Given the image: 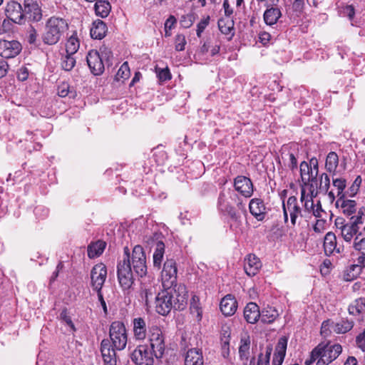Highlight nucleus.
Segmentation results:
<instances>
[{
  "instance_id": "1",
  "label": "nucleus",
  "mask_w": 365,
  "mask_h": 365,
  "mask_svg": "<svg viewBox=\"0 0 365 365\" xmlns=\"http://www.w3.org/2000/svg\"><path fill=\"white\" fill-rule=\"evenodd\" d=\"M162 284L164 290L155 297V309L163 316L168 314L172 309L182 310L187 302V292L184 285H178L173 290L169 289L176 284L177 267L173 259H167L161 272Z\"/></svg>"
},
{
  "instance_id": "2",
  "label": "nucleus",
  "mask_w": 365,
  "mask_h": 365,
  "mask_svg": "<svg viewBox=\"0 0 365 365\" xmlns=\"http://www.w3.org/2000/svg\"><path fill=\"white\" fill-rule=\"evenodd\" d=\"M124 257L118 264L117 275L119 284L128 294L134 283V273L143 277L147 273L146 257L141 246H135L131 257L128 247L124 248Z\"/></svg>"
},
{
  "instance_id": "3",
  "label": "nucleus",
  "mask_w": 365,
  "mask_h": 365,
  "mask_svg": "<svg viewBox=\"0 0 365 365\" xmlns=\"http://www.w3.org/2000/svg\"><path fill=\"white\" fill-rule=\"evenodd\" d=\"M218 209L226 213L232 220L237 221L241 217L240 212L246 213L245 203L234 190H223L217 200Z\"/></svg>"
},
{
  "instance_id": "4",
  "label": "nucleus",
  "mask_w": 365,
  "mask_h": 365,
  "mask_svg": "<svg viewBox=\"0 0 365 365\" xmlns=\"http://www.w3.org/2000/svg\"><path fill=\"white\" fill-rule=\"evenodd\" d=\"M68 29V24L66 19L56 16H51L46 21L42 41L45 44L55 45Z\"/></svg>"
},
{
  "instance_id": "5",
  "label": "nucleus",
  "mask_w": 365,
  "mask_h": 365,
  "mask_svg": "<svg viewBox=\"0 0 365 365\" xmlns=\"http://www.w3.org/2000/svg\"><path fill=\"white\" fill-rule=\"evenodd\" d=\"M112 53L106 46L100 48L99 51L91 50L88 53L86 59L88 66L93 75L101 74L104 71V61H109Z\"/></svg>"
},
{
  "instance_id": "6",
  "label": "nucleus",
  "mask_w": 365,
  "mask_h": 365,
  "mask_svg": "<svg viewBox=\"0 0 365 365\" xmlns=\"http://www.w3.org/2000/svg\"><path fill=\"white\" fill-rule=\"evenodd\" d=\"M340 344H319L312 350V357L319 358L317 365H327L335 360L341 353Z\"/></svg>"
},
{
  "instance_id": "7",
  "label": "nucleus",
  "mask_w": 365,
  "mask_h": 365,
  "mask_svg": "<svg viewBox=\"0 0 365 365\" xmlns=\"http://www.w3.org/2000/svg\"><path fill=\"white\" fill-rule=\"evenodd\" d=\"M148 339L150 348L156 359L163 358L165 351V336L158 326H152L149 329Z\"/></svg>"
},
{
  "instance_id": "8",
  "label": "nucleus",
  "mask_w": 365,
  "mask_h": 365,
  "mask_svg": "<svg viewBox=\"0 0 365 365\" xmlns=\"http://www.w3.org/2000/svg\"><path fill=\"white\" fill-rule=\"evenodd\" d=\"M110 338L115 349L123 350L127 344V333L124 324L120 322H114L110 327Z\"/></svg>"
},
{
  "instance_id": "9",
  "label": "nucleus",
  "mask_w": 365,
  "mask_h": 365,
  "mask_svg": "<svg viewBox=\"0 0 365 365\" xmlns=\"http://www.w3.org/2000/svg\"><path fill=\"white\" fill-rule=\"evenodd\" d=\"M282 208L285 223L288 222V215L290 217L292 225H296L297 219L299 217L304 216L302 210L298 203L297 198L295 196H290L286 202H283Z\"/></svg>"
},
{
  "instance_id": "10",
  "label": "nucleus",
  "mask_w": 365,
  "mask_h": 365,
  "mask_svg": "<svg viewBox=\"0 0 365 365\" xmlns=\"http://www.w3.org/2000/svg\"><path fill=\"white\" fill-rule=\"evenodd\" d=\"M153 350L147 345H140L133 351L131 359L136 365H153Z\"/></svg>"
},
{
  "instance_id": "11",
  "label": "nucleus",
  "mask_w": 365,
  "mask_h": 365,
  "mask_svg": "<svg viewBox=\"0 0 365 365\" xmlns=\"http://www.w3.org/2000/svg\"><path fill=\"white\" fill-rule=\"evenodd\" d=\"M107 277V268L103 263L96 264L91 272V286L95 291H101Z\"/></svg>"
},
{
  "instance_id": "12",
  "label": "nucleus",
  "mask_w": 365,
  "mask_h": 365,
  "mask_svg": "<svg viewBox=\"0 0 365 365\" xmlns=\"http://www.w3.org/2000/svg\"><path fill=\"white\" fill-rule=\"evenodd\" d=\"M21 50V44L16 40L0 41V56L4 58H14L20 53Z\"/></svg>"
},
{
  "instance_id": "13",
  "label": "nucleus",
  "mask_w": 365,
  "mask_h": 365,
  "mask_svg": "<svg viewBox=\"0 0 365 365\" xmlns=\"http://www.w3.org/2000/svg\"><path fill=\"white\" fill-rule=\"evenodd\" d=\"M235 190L245 198L250 197L254 192L253 184L249 178L239 175L234 179Z\"/></svg>"
},
{
  "instance_id": "14",
  "label": "nucleus",
  "mask_w": 365,
  "mask_h": 365,
  "mask_svg": "<svg viewBox=\"0 0 365 365\" xmlns=\"http://www.w3.org/2000/svg\"><path fill=\"white\" fill-rule=\"evenodd\" d=\"M6 15L13 22L21 24L24 21V13L21 5L16 1H10L6 7Z\"/></svg>"
},
{
  "instance_id": "15",
  "label": "nucleus",
  "mask_w": 365,
  "mask_h": 365,
  "mask_svg": "<svg viewBox=\"0 0 365 365\" xmlns=\"http://www.w3.org/2000/svg\"><path fill=\"white\" fill-rule=\"evenodd\" d=\"M101 351L105 365H116L115 351L111 347L108 339L102 340Z\"/></svg>"
},
{
  "instance_id": "16",
  "label": "nucleus",
  "mask_w": 365,
  "mask_h": 365,
  "mask_svg": "<svg viewBox=\"0 0 365 365\" xmlns=\"http://www.w3.org/2000/svg\"><path fill=\"white\" fill-rule=\"evenodd\" d=\"M250 213L257 220H262L266 215V207L262 200L253 198L249 203Z\"/></svg>"
},
{
  "instance_id": "17",
  "label": "nucleus",
  "mask_w": 365,
  "mask_h": 365,
  "mask_svg": "<svg viewBox=\"0 0 365 365\" xmlns=\"http://www.w3.org/2000/svg\"><path fill=\"white\" fill-rule=\"evenodd\" d=\"M262 267V264L259 258L255 255L250 254L245 259L244 269L249 276H255L259 272Z\"/></svg>"
},
{
  "instance_id": "18",
  "label": "nucleus",
  "mask_w": 365,
  "mask_h": 365,
  "mask_svg": "<svg viewBox=\"0 0 365 365\" xmlns=\"http://www.w3.org/2000/svg\"><path fill=\"white\" fill-rule=\"evenodd\" d=\"M220 308L225 316H232L237 310V302L233 296L227 294L222 299Z\"/></svg>"
},
{
  "instance_id": "19",
  "label": "nucleus",
  "mask_w": 365,
  "mask_h": 365,
  "mask_svg": "<svg viewBox=\"0 0 365 365\" xmlns=\"http://www.w3.org/2000/svg\"><path fill=\"white\" fill-rule=\"evenodd\" d=\"M281 16L282 11L279 7L267 5V9L263 14L264 21L267 25L272 26L276 24Z\"/></svg>"
},
{
  "instance_id": "20",
  "label": "nucleus",
  "mask_w": 365,
  "mask_h": 365,
  "mask_svg": "<svg viewBox=\"0 0 365 365\" xmlns=\"http://www.w3.org/2000/svg\"><path fill=\"white\" fill-rule=\"evenodd\" d=\"M261 312L256 303L250 302L244 309V317L250 324H255L260 317Z\"/></svg>"
},
{
  "instance_id": "21",
  "label": "nucleus",
  "mask_w": 365,
  "mask_h": 365,
  "mask_svg": "<svg viewBox=\"0 0 365 365\" xmlns=\"http://www.w3.org/2000/svg\"><path fill=\"white\" fill-rule=\"evenodd\" d=\"M300 175L302 180L304 184L317 181V171L314 173L312 166L305 161L302 162L300 164Z\"/></svg>"
},
{
  "instance_id": "22",
  "label": "nucleus",
  "mask_w": 365,
  "mask_h": 365,
  "mask_svg": "<svg viewBox=\"0 0 365 365\" xmlns=\"http://www.w3.org/2000/svg\"><path fill=\"white\" fill-rule=\"evenodd\" d=\"M185 365H204L202 351L197 349H189L185 355Z\"/></svg>"
},
{
  "instance_id": "23",
  "label": "nucleus",
  "mask_w": 365,
  "mask_h": 365,
  "mask_svg": "<svg viewBox=\"0 0 365 365\" xmlns=\"http://www.w3.org/2000/svg\"><path fill=\"white\" fill-rule=\"evenodd\" d=\"M108 31V28L104 21L97 19L93 22L91 29V36L95 39L103 38Z\"/></svg>"
},
{
  "instance_id": "24",
  "label": "nucleus",
  "mask_w": 365,
  "mask_h": 365,
  "mask_svg": "<svg viewBox=\"0 0 365 365\" xmlns=\"http://www.w3.org/2000/svg\"><path fill=\"white\" fill-rule=\"evenodd\" d=\"M134 336L138 340H143L146 337V323L142 317L135 318L133 321Z\"/></svg>"
},
{
  "instance_id": "25",
  "label": "nucleus",
  "mask_w": 365,
  "mask_h": 365,
  "mask_svg": "<svg viewBox=\"0 0 365 365\" xmlns=\"http://www.w3.org/2000/svg\"><path fill=\"white\" fill-rule=\"evenodd\" d=\"M94 10L96 16L106 18L111 11V5L108 0H98L95 3Z\"/></svg>"
},
{
  "instance_id": "26",
  "label": "nucleus",
  "mask_w": 365,
  "mask_h": 365,
  "mask_svg": "<svg viewBox=\"0 0 365 365\" xmlns=\"http://www.w3.org/2000/svg\"><path fill=\"white\" fill-rule=\"evenodd\" d=\"M359 227L356 225L346 223L341 226V235L347 242H351L354 236L359 232Z\"/></svg>"
},
{
  "instance_id": "27",
  "label": "nucleus",
  "mask_w": 365,
  "mask_h": 365,
  "mask_svg": "<svg viewBox=\"0 0 365 365\" xmlns=\"http://www.w3.org/2000/svg\"><path fill=\"white\" fill-rule=\"evenodd\" d=\"M324 249L326 255H331L336 250V237L335 235L329 232L326 234L324 240Z\"/></svg>"
},
{
  "instance_id": "28",
  "label": "nucleus",
  "mask_w": 365,
  "mask_h": 365,
  "mask_svg": "<svg viewBox=\"0 0 365 365\" xmlns=\"http://www.w3.org/2000/svg\"><path fill=\"white\" fill-rule=\"evenodd\" d=\"M218 27L220 31L225 35H230L231 38L234 35V21L231 18H222L218 21Z\"/></svg>"
},
{
  "instance_id": "29",
  "label": "nucleus",
  "mask_w": 365,
  "mask_h": 365,
  "mask_svg": "<svg viewBox=\"0 0 365 365\" xmlns=\"http://www.w3.org/2000/svg\"><path fill=\"white\" fill-rule=\"evenodd\" d=\"M279 316L278 311L272 307L267 306L261 312V320L264 323L270 324Z\"/></svg>"
},
{
  "instance_id": "30",
  "label": "nucleus",
  "mask_w": 365,
  "mask_h": 365,
  "mask_svg": "<svg viewBox=\"0 0 365 365\" xmlns=\"http://www.w3.org/2000/svg\"><path fill=\"white\" fill-rule=\"evenodd\" d=\"M165 252V245L159 241L156 243V247L153 253V265L158 269H160Z\"/></svg>"
},
{
  "instance_id": "31",
  "label": "nucleus",
  "mask_w": 365,
  "mask_h": 365,
  "mask_svg": "<svg viewBox=\"0 0 365 365\" xmlns=\"http://www.w3.org/2000/svg\"><path fill=\"white\" fill-rule=\"evenodd\" d=\"M106 243L98 240L91 244L88 247V256L89 258H95L101 255L106 248Z\"/></svg>"
},
{
  "instance_id": "32",
  "label": "nucleus",
  "mask_w": 365,
  "mask_h": 365,
  "mask_svg": "<svg viewBox=\"0 0 365 365\" xmlns=\"http://www.w3.org/2000/svg\"><path fill=\"white\" fill-rule=\"evenodd\" d=\"M365 267V254H361L356 259V264H352L350 266L349 272H353L351 277L349 278V273L347 274L346 277V280H351L356 275H358L362 270L363 268Z\"/></svg>"
},
{
  "instance_id": "33",
  "label": "nucleus",
  "mask_w": 365,
  "mask_h": 365,
  "mask_svg": "<svg viewBox=\"0 0 365 365\" xmlns=\"http://www.w3.org/2000/svg\"><path fill=\"white\" fill-rule=\"evenodd\" d=\"M339 165V157L335 152H330L326 158L325 168L330 173L334 174Z\"/></svg>"
},
{
  "instance_id": "34",
  "label": "nucleus",
  "mask_w": 365,
  "mask_h": 365,
  "mask_svg": "<svg viewBox=\"0 0 365 365\" xmlns=\"http://www.w3.org/2000/svg\"><path fill=\"white\" fill-rule=\"evenodd\" d=\"M354 326V322L349 320H341V322L334 324L332 329L337 334H344L350 331Z\"/></svg>"
},
{
  "instance_id": "35",
  "label": "nucleus",
  "mask_w": 365,
  "mask_h": 365,
  "mask_svg": "<svg viewBox=\"0 0 365 365\" xmlns=\"http://www.w3.org/2000/svg\"><path fill=\"white\" fill-rule=\"evenodd\" d=\"M80 46L79 40L76 34L71 36L66 43V52L68 54H74L77 52Z\"/></svg>"
},
{
  "instance_id": "36",
  "label": "nucleus",
  "mask_w": 365,
  "mask_h": 365,
  "mask_svg": "<svg viewBox=\"0 0 365 365\" xmlns=\"http://www.w3.org/2000/svg\"><path fill=\"white\" fill-rule=\"evenodd\" d=\"M250 340L249 336H245L240 339L239 354L241 359H247L250 353Z\"/></svg>"
},
{
  "instance_id": "37",
  "label": "nucleus",
  "mask_w": 365,
  "mask_h": 365,
  "mask_svg": "<svg viewBox=\"0 0 365 365\" xmlns=\"http://www.w3.org/2000/svg\"><path fill=\"white\" fill-rule=\"evenodd\" d=\"M365 309V299L359 298L356 299L349 307V312L351 315H357Z\"/></svg>"
},
{
  "instance_id": "38",
  "label": "nucleus",
  "mask_w": 365,
  "mask_h": 365,
  "mask_svg": "<svg viewBox=\"0 0 365 365\" xmlns=\"http://www.w3.org/2000/svg\"><path fill=\"white\" fill-rule=\"evenodd\" d=\"M343 197H340L337 203L341 202V207L344 213L349 215L353 214L356 210V202L351 200H344Z\"/></svg>"
},
{
  "instance_id": "39",
  "label": "nucleus",
  "mask_w": 365,
  "mask_h": 365,
  "mask_svg": "<svg viewBox=\"0 0 365 365\" xmlns=\"http://www.w3.org/2000/svg\"><path fill=\"white\" fill-rule=\"evenodd\" d=\"M190 311L195 314L198 321L202 319V310L200 303V299L197 296L194 295L190 300Z\"/></svg>"
},
{
  "instance_id": "40",
  "label": "nucleus",
  "mask_w": 365,
  "mask_h": 365,
  "mask_svg": "<svg viewBox=\"0 0 365 365\" xmlns=\"http://www.w3.org/2000/svg\"><path fill=\"white\" fill-rule=\"evenodd\" d=\"M300 200L303 203L304 210L302 211L304 215L306 212L311 213L312 210L315 207L313 200L311 197L307 198L306 195L305 188L301 189Z\"/></svg>"
},
{
  "instance_id": "41",
  "label": "nucleus",
  "mask_w": 365,
  "mask_h": 365,
  "mask_svg": "<svg viewBox=\"0 0 365 365\" xmlns=\"http://www.w3.org/2000/svg\"><path fill=\"white\" fill-rule=\"evenodd\" d=\"M353 247L361 254H365V235L359 232L354 239Z\"/></svg>"
},
{
  "instance_id": "42",
  "label": "nucleus",
  "mask_w": 365,
  "mask_h": 365,
  "mask_svg": "<svg viewBox=\"0 0 365 365\" xmlns=\"http://www.w3.org/2000/svg\"><path fill=\"white\" fill-rule=\"evenodd\" d=\"M25 12L32 21L38 22L42 19L41 9L38 5L31 9H27Z\"/></svg>"
},
{
  "instance_id": "43",
  "label": "nucleus",
  "mask_w": 365,
  "mask_h": 365,
  "mask_svg": "<svg viewBox=\"0 0 365 365\" xmlns=\"http://www.w3.org/2000/svg\"><path fill=\"white\" fill-rule=\"evenodd\" d=\"M130 74V72L128 64L127 62H124L118 69L115 75V79L118 81H123L124 80L128 79L129 78Z\"/></svg>"
},
{
  "instance_id": "44",
  "label": "nucleus",
  "mask_w": 365,
  "mask_h": 365,
  "mask_svg": "<svg viewBox=\"0 0 365 365\" xmlns=\"http://www.w3.org/2000/svg\"><path fill=\"white\" fill-rule=\"evenodd\" d=\"M73 56V54L66 53V55L62 58L61 66L63 70L69 71L75 66L76 59Z\"/></svg>"
},
{
  "instance_id": "45",
  "label": "nucleus",
  "mask_w": 365,
  "mask_h": 365,
  "mask_svg": "<svg viewBox=\"0 0 365 365\" xmlns=\"http://www.w3.org/2000/svg\"><path fill=\"white\" fill-rule=\"evenodd\" d=\"M287 339L286 337H281L277 344L275 347V355H279V356H285L286 354V350H287Z\"/></svg>"
},
{
  "instance_id": "46",
  "label": "nucleus",
  "mask_w": 365,
  "mask_h": 365,
  "mask_svg": "<svg viewBox=\"0 0 365 365\" xmlns=\"http://www.w3.org/2000/svg\"><path fill=\"white\" fill-rule=\"evenodd\" d=\"M175 49L177 51H184L187 44L185 35L178 34L175 36L174 39Z\"/></svg>"
},
{
  "instance_id": "47",
  "label": "nucleus",
  "mask_w": 365,
  "mask_h": 365,
  "mask_svg": "<svg viewBox=\"0 0 365 365\" xmlns=\"http://www.w3.org/2000/svg\"><path fill=\"white\" fill-rule=\"evenodd\" d=\"M333 185L337 188V195L344 197L343 191L346 187V180L343 178L333 179Z\"/></svg>"
},
{
  "instance_id": "48",
  "label": "nucleus",
  "mask_w": 365,
  "mask_h": 365,
  "mask_svg": "<svg viewBox=\"0 0 365 365\" xmlns=\"http://www.w3.org/2000/svg\"><path fill=\"white\" fill-rule=\"evenodd\" d=\"M330 187V179L327 174L322 173L320 176L319 189L327 192Z\"/></svg>"
},
{
  "instance_id": "49",
  "label": "nucleus",
  "mask_w": 365,
  "mask_h": 365,
  "mask_svg": "<svg viewBox=\"0 0 365 365\" xmlns=\"http://www.w3.org/2000/svg\"><path fill=\"white\" fill-rule=\"evenodd\" d=\"M155 293V290L154 289L153 287H151L143 290L141 293V297L145 300V304L147 306L149 305L150 299H152L153 296L154 295Z\"/></svg>"
},
{
  "instance_id": "50",
  "label": "nucleus",
  "mask_w": 365,
  "mask_h": 365,
  "mask_svg": "<svg viewBox=\"0 0 365 365\" xmlns=\"http://www.w3.org/2000/svg\"><path fill=\"white\" fill-rule=\"evenodd\" d=\"M194 19L195 18L192 14H187L182 16L180 23L181 26L187 29L190 28L193 24Z\"/></svg>"
},
{
  "instance_id": "51",
  "label": "nucleus",
  "mask_w": 365,
  "mask_h": 365,
  "mask_svg": "<svg viewBox=\"0 0 365 365\" xmlns=\"http://www.w3.org/2000/svg\"><path fill=\"white\" fill-rule=\"evenodd\" d=\"M37 36H38V34H37L36 30L33 26H30L29 28V29L27 30V36H26L27 41L30 44H34L36 41Z\"/></svg>"
},
{
  "instance_id": "52",
  "label": "nucleus",
  "mask_w": 365,
  "mask_h": 365,
  "mask_svg": "<svg viewBox=\"0 0 365 365\" xmlns=\"http://www.w3.org/2000/svg\"><path fill=\"white\" fill-rule=\"evenodd\" d=\"M327 221L325 220L319 219L316 221L313 227V230L316 233H322L326 230Z\"/></svg>"
},
{
  "instance_id": "53",
  "label": "nucleus",
  "mask_w": 365,
  "mask_h": 365,
  "mask_svg": "<svg viewBox=\"0 0 365 365\" xmlns=\"http://www.w3.org/2000/svg\"><path fill=\"white\" fill-rule=\"evenodd\" d=\"M356 344L358 348L365 351V329L356 336Z\"/></svg>"
},
{
  "instance_id": "54",
  "label": "nucleus",
  "mask_w": 365,
  "mask_h": 365,
  "mask_svg": "<svg viewBox=\"0 0 365 365\" xmlns=\"http://www.w3.org/2000/svg\"><path fill=\"white\" fill-rule=\"evenodd\" d=\"M70 86L67 83H62L58 86V95L60 97H66L69 93Z\"/></svg>"
},
{
  "instance_id": "55",
  "label": "nucleus",
  "mask_w": 365,
  "mask_h": 365,
  "mask_svg": "<svg viewBox=\"0 0 365 365\" xmlns=\"http://www.w3.org/2000/svg\"><path fill=\"white\" fill-rule=\"evenodd\" d=\"M209 16L202 19L197 25V36L200 37L201 34L203 32L207 26L209 24Z\"/></svg>"
},
{
  "instance_id": "56",
  "label": "nucleus",
  "mask_w": 365,
  "mask_h": 365,
  "mask_svg": "<svg viewBox=\"0 0 365 365\" xmlns=\"http://www.w3.org/2000/svg\"><path fill=\"white\" fill-rule=\"evenodd\" d=\"M158 78L160 81H165L171 78L170 71L168 68L161 69L158 73Z\"/></svg>"
},
{
  "instance_id": "57",
  "label": "nucleus",
  "mask_w": 365,
  "mask_h": 365,
  "mask_svg": "<svg viewBox=\"0 0 365 365\" xmlns=\"http://www.w3.org/2000/svg\"><path fill=\"white\" fill-rule=\"evenodd\" d=\"M223 9L225 17L231 18V16L233 14V9L230 4V0H224Z\"/></svg>"
},
{
  "instance_id": "58",
  "label": "nucleus",
  "mask_w": 365,
  "mask_h": 365,
  "mask_svg": "<svg viewBox=\"0 0 365 365\" xmlns=\"http://www.w3.org/2000/svg\"><path fill=\"white\" fill-rule=\"evenodd\" d=\"M287 155L288 157V166L292 170L296 168L297 167V160L294 153H289Z\"/></svg>"
},
{
  "instance_id": "59",
  "label": "nucleus",
  "mask_w": 365,
  "mask_h": 365,
  "mask_svg": "<svg viewBox=\"0 0 365 365\" xmlns=\"http://www.w3.org/2000/svg\"><path fill=\"white\" fill-rule=\"evenodd\" d=\"M177 22V19L174 16H170L165 23V30H171Z\"/></svg>"
},
{
  "instance_id": "60",
  "label": "nucleus",
  "mask_w": 365,
  "mask_h": 365,
  "mask_svg": "<svg viewBox=\"0 0 365 365\" xmlns=\"http://www.w3.org/2000/svg\"><path fill=\"white\" fill-rule=\"evenodd\" d=\"M61 319H62L68 326L71 327L72 329H75L74 324L72 322V320L69 316H68L67 312L66 310L63 311L61 313Z\"/></svg>"
},
{
  "instance_id": "61",
  "label": "nucleus",
  "mask_w": 365,
  "mask_h": 365,
  "mask_svg": "<svg viewBox=\"0 0 365 365\" xmlns=\"http://www.w3.org/2000/svg\"><path fill=\"white\" fill-rule=\"evenodd\" d=\"M9 65L4 60H0V78L5 76L7 73Z\"/></svg>"
},
{
  "instance_id": "62",
  "label": "nucleus",
  "mask_w": 365,
  "mask_h": 365,
  "mask_svg": "<svg viewBox=\"0 0 365 365\" xmlns=\"http://www.w3.org/2000/svg\"><path fill=\"white\" fill-rule=\"evenodd\" d=\"M272 351V346H268L266 348L265 355L262 354V361H264L265 365H270L269 364V360H270V356H271Z\"/></svg>"
},
{
  "instance_id": "63",
  "label": "nucleus",
  "mask_w": 365,
  "mask_h": 365,
  "mask_svg": "<svg viewBox=\"0 0 365 365\" xmlns=\"http://www.w3.org/2000/svg\"><path fill=\"white\" fill-rule=\"evenodd\" d=\"M259 41L264 44L266 45L271 38V35L267 32H262L259 35Z\"/></svg>"
},
{
  "instance_id": "64",
  "label": "nucleus",
  "mask_w": 365,
  "mask_h": 365,
  "mask_svg": "<svg viewBox=\"0 0 365 365\" xmlns=\"http://www.w3.org/2000/svg\"><path fill=\"white\" fill-rule=\"evenodd\" d=\"M262 354L260 353L258 355L257 360L256 361L255 357H252L250 361V365H265L264 361H262Z\"/></svg>"
}]
</instances>
